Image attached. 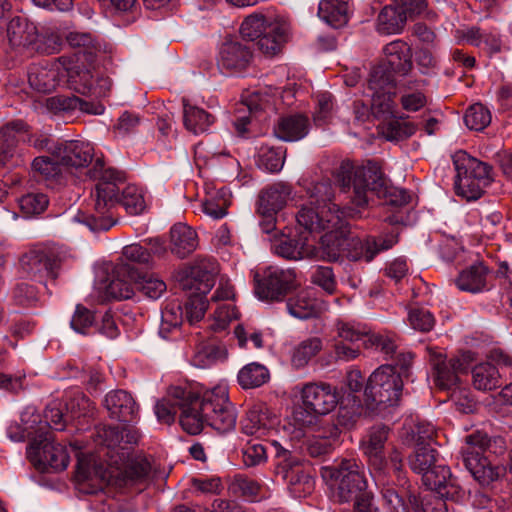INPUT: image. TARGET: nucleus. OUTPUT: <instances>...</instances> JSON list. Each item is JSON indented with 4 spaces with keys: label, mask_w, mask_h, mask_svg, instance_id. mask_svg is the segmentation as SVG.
Returning <instances> with one entry per match:
<instances>
[{
    "label": "nucleus",
    "mask_w": 512,
    "mask_h": 512,
    "mask_svg": "<svg viewBox=\"0 0 512 512\" xmlns=\"http://www.w3.org/2000/svg\"><path fill=\"white\" fill-rule=\"evenodd\" d=\"M326 233L320 239L315 259L337 262L343 259L349 261L371 262L377 254L391 249L398 242L397 234L366 236L361 239L350 233L348 224L340 217L335 227L325 229Z\"/></svg>",
    "instance_id": "obj_1"
},
{
    "label": "nucleus",
    "mask_w": 512,
    "mask_h": 512,
    "mask_svg": "<svg viewBox=\"0 0 512 512\" xmlns=\"http://www.w3.org/2000/svg\"><path fill=\"white\" fill-rule=\"evenodd\" d=\"M336 179L343 192H349L352 188L351 202L358 207L368 204L369 194L399 207L410 202L407 191L391 186L381 165L376 161L369 160L365 165L355 169L349 162H343L337 171Z\"/></svg>",
    "instance_id": "obj_2"
},
{
    "label": "nucleus",
    "mask_w": 512,
    "mask_h": 512,
    "mask_svg": "<svg viewBox=\"0 0 512 512\" xmlns=\"http://www.w3.org/2000/svg\"><path fill=\"white\" fill-rule=\"evenodd\" d=\"M191 408H186L181 418V427L191 435L199 434L205 425L219 433H227L236 426L237 413L229 401L228 390L216 386L202 395L193 391Z\"/></svg>",
    "instance_id": "obj_3"
},
{
    "label": "nucleus",
    "mask_w": 512,
    "mask_h": 512,
    "mask_svg": "<svg viewBox=\"0 0 512 512\" xmlns=\"http://www.w3.org/2000/svg\"><path fill=\"white\" fill-rule=\"evenodd\" d=\"M389 428L384 425L373 426L360 442V449L367 458L369 472L375 481L384 482L393 474L400 485L407 483L404 471V456L393 447L386 457L385 444L388 440Z\"/></svg>",
    "instance_id": "obj_4"
},
{
    "label": "nucleus",
    "mask_w": 512,
    "mask_h": 512,
    "mask_svg": "<svg viewBox=\"0 0 512 512\" xmlns=\"http://www.w3.org/2000/svg\"><path fill=\"white\" fill-rule=\"evenodd\" d=\"M126 176L123 171L113 168L105 169L95 185L91 196L94 198V214H78L77 220L93 232L107 231L115 225L116 220L110 214L120 199L121 185L125 184Z\"/></svg>",
    "instance_id": "obj_5"
},
{
    "label": "nucleus",
    "mask_w": 512,
    "mask_h": 512,
    "mask_svg": "<svg viewBox=\"0 0 512 512\" xmlns=\"http://www.w3.org/2000/svg\"><path fill=\"white\" fill-rule=\"evenodd\" d=\"M324 480L331 482L333 497L339 503H350L368 490V481L362 463L355 458H341L333 465L322 467Z\"/></svg>",
    "instance_id": "obj_6"
},
{
    "label": "nucleus",
    "mask_w": 512,
    "mask_h": 512,
    "mask_svg": "<svg viewBox=\"0 0 512 512\" xmlns=\"http://www.w3.org/2000/svg\"><path fill=\"white\" fill-rule=\"evenodd\" d=\"M453 164L457 172L454 181L455 193L467 200L479 199L484 189L494 180L493 167L465 151L460 150L454 154Z\"/></svg>",
    "instance_id": "obj_7"
},
{
    "label": "nucleus",
    "mask_w": 512,
    "mask_h": 512,
    "mask_svg": "<svg viewBox=\"0 0 512 512\" xmlns=\"http://www.w3.org/2000/svg\"><path fill=\"white\" fill-rule=\"evenodd\" d=\"M403 380L390 365H382L368 378L364 388V403L369 411L393 406L400 399Z\"/></svg>",
    "instance_id": "obj_8"
},
{
    "label": "nucleus",
    "mask_w": 512,
    "mask_h": 512,
    "mask_svg": "<svg viewBox=\"0 0 512 512\" xmlns=\"http://www.w3.org/2000/svg\"><path fill=\"white\" fill-rule=\"evenodd\" d=\"M276 450L277 474L287 482L291 495L295 498H303L314 490V469L309 462L301 460L283 448L277 442L273 443Z\"/></svg>",
    "instance_id": "obj_9"
},
{
    "label": "nucleus",
    "mask_w": 512,
    "mask_h": 512,
    "mask_svg": "<svg viewBox=\"0 0 512 512\" xmlns=\"http://www.w3.org/2000/svg\"><path fill=\"white\" fill-rule=\"evenodd\" d=\"M300 286L295 269L268 266L254 275L255 295L262 301L281 302Z\"/></svg>",
    "instance_id": "obj_10"
},
{
    "label": "nucleus",
    "mask_w": 512,
    "mask_h": 512,
    "mask_svg": "<svg viewBox=\"0 0 512 512\" xmlns=\"http://www.w3.org/2000/svg\"><path fill=\"white\" fill-rule=\"evenodd\" d=\"M303 409L295 413V419L302 425H312L318 416L333 411L339 404L336 387L329 383H307L301 391Z\"/></svg>",
    "instance_id": "obj_11"
},
{
    "label": "nucleus",
    "mask_w": 512,
    "mask_h": 512,
    "mask_svg": "<svg viewBox=\"0 0 512 512\" xmlns=\"http://www.w3.org/2000/svg\"><path fill=\"white\" fill-rule=\"evenodd\" d=\"M27 456L34 467L40 471H62L67 468L70 457L67 449L54 442L53 433L49 430L39 431L30 441Z\"/></svg>",
    "instance_id": "obj_12"
},
{
    "label": "nucleus",
    "mask_w": 512,
    "mask_h": 512,
    "mask_svg": "<svg viewBox=\"0 0 512 512\" xmlns=\"http://www.w3.org/2000/svg\"><path fill=\"white\" fill-rule=\"evenodd\" d=\"M61 264V257L55 252L46 249L30 250L20 258L22 271L27 276L38 278L39 280L47 277L55 282L58 278Z\"/></svg>",
    "instance_id": "obj_13"
},
{
    "label": "nucleus",
    "mask_w": 512,
    "mask_h": 512,
    "mask_svg": "<svg viewBox=\"0 0 512 512\" xmlns=\"http://www.w3.org/2000/svg\"><path fill=\"white\" fill-rule=\"evenodd\" d=\"M422 481L429 492L438 493L452 502H460L465 497V490L445 464L434 465L422 475Z\"/></svg>",
    "instance_id": "obj_14"
},
{
    "label": "nucleus",
    "mask_w": 512,
    "mask_h": 512,
    "mask_svg": "<svg viewBox=\"0 0 512 512\" xmlns=\"http://www.w3.org/2000/svg\"><path fill=\"white\" fill-rule=\"evenodd\" d=\"M330 207H338L336 204L324 202H311L304 204L296 214L299 226L309 232H320L335 227L340 222V216L334 214Z\"/></svg>",
    "instance_id": "obj_15"
},
{
    "label": "nucleus",
    "mask_w": 512,
    "mask_h": 512,
    "mask_svg": "<svg viewBox=\"0 0 512 512\" xmlns=\"http://www.w3.org/2000/svg\"><path fill=\"white\" fill-rule=\"evenodd\" d=\"M218 273L219 265L214 258L196 259L186 268L182 286L184 289L207 294L215 285Z\"/></svg>",
    "instance_id": "obj_16"
},
{
    "label": "nucleus",
    "mask_w": 512,
    "mask_h": 512,
    "mask_svg": "<svg viewBox=\"0 0 512 512\" xmlns=\"http://www.w3.org/2000/svg\"><path fill=\"white\" fill-rule=\"evenodd\" d=\"M253 59L252 47L239 41L224 42L218 53L217 65L229 74L244 72Z\"/></svg>",
    "instance_id": "obj_17"
},
{
    "label": "nucleus",
    "mask_w": 512,
    "mask_h": 512,
    "mask_svg": "<svg viewBox=\"0 0 512 512\" xmlns=\"http://www.w3.org/2000/svg\"><path fill=\"white\" fill-rule=\"evenodd\" d=\"M193 399V391L188 388L180 386L171 387L169 389L168 397L159 400L155 405V414L159 422L170 425L174 422L175 416L178 411L179 423L186 411V408H191L190 402Z\"/></svg>",
    "instance_id": "obj_18"
},
{
    "label": "nucleus",
    "mask_w": 512,
    "mask_h": 512,
    "mask_svg": "<svg viewBox=\"0 0 512 512\" xmlns=\"http://www.w3.org/2000/svg\"><path fill=\"white\" fill-rule=\"evenodd\" d=\"M430 364L434 383L439 389L453 390L457 387L458 373L465 369L460 358L447 359L445 355L430 350Z\"/></svg>",
    "instance_id": "obj_19"
},
{
    "label": "nucleus",
    "mask_w": 512,
    "mask_h": 512,
    "mask_svg": "<svg viewBox=\"0 0 512 512\" xmlns=\"http://www.w3.org/2000/svg\"><path fill=\"white\" fill-rule=\"evenodd\" d=\"M141 278V270L130 263H118L113 277L106 286V295L115 300L130 299L135 294V281Z\"/></svg>",
    "instance_id": "obj_20"
},
{
    "label": "nucleus",
    "mask_w": 512,
    "mask_h": 512,
    "mask_svg": "<svg viewBox=\"0 0 512 512\" xmlns=\"http://www.w3.org/2000/svg\"><path fill=\"white\" fill-rule=\"evenodd\" d=\"M104 406L111 419L122 423H134L139 418V406L132 395L122 389L113 390L106 394Z\"/></svg>",
    "instance_id": "obj_21"
},
{
    "label": "nucleus",
    "mask_w": 512,
    "mask_h": 512,
    "mask_svg": "<svg viewBox=\"0 0 512 512\" xmlns=\"http://www.w3.org/2000/svg\"><path fill=\"white\" fill-rule=\"evenodd\" d=\"M55 158L59 159L64 168H82L88 166L94 156L91 144L72 140L60 141L59 147L53 150Z\"/></svg>",
    "instance_id": "obj_22"
},
{
    "label": "nucleus",
    "mask_w": 512,
    "mask_h": 512,
    "mask_svg": "<svg viewBox=\"0 0 512 512\" xmlns=\"http://www.w3.org/2000/svg\"><path fill=\"white\" fill-rule=\"evenodd\" d=\"M310 122L302 114L280 117L273 126V135L285 142L301 140L309 133Z\"/></svg>",
    "instance_id": "obj_23"
},
{
    "label": "nucleus",
    "mask_w": 512,
    "mask_h": 512,
    "mask_svg": "<svg viewBox=\"0 0 512 512\" xmlns=\"http://www.w3.org/2000/svg\"><path fill=\"white\" fill-rule=\"evenodd\" d=\"M6 36L13 48H32L38 39V29L27 17L15 16L7 24Z\"/></svg>",
    "instance_id": "obj_24"
},
{
    "label": "nucleus",
    "mask_w": 512,
    "mask_h": 512,
    "mask_svg": "<svg viewBox=\"0 0 512 512\" xmlns=\"http://www.w3.org/2000/svg\"><path fill=\"white\" fill-rule=\"evenodd\" d=\"M383 52L386 56L385 63L394 73L407 75L413 68L412 49L410 45L397 39L385 45Z\"/></svg>",
    "instance_id": "obj_25"
},
{
    "label": "nucleus",
    "mask_w": 512,
    "mask_h": 512,
    "mask_svg": "<svg viewBox=\"0 0 512 512\" xmlns=\"http://www.w3.org/2000/svg\"><path fill=\"white\" fill-rule=\"evenodd\" d=\"M286 307L292 316L299 319L319 317L328 309L326 302L311 297L306 291H302L294 297L289 298Z\"/></svg>",
    "instance_id": "obj_26"
},
{
    "label": "nucleus",
    "mask_w": 512,
    "mask_h": 512,
    "mask_svg": "<svg viewBox=\"0 0 512 512\" xmlns=\"http://www.w3.org/2000/svg\"><path fill=\"white\" fill-rule=\"evenodd\" d=\"M292 187L285 182H276L262 189L258 197L257 211L279 212L287 203Z\"/></svg>",
    "instance_id": "obj_27"
},
{
    "label": "nucleus",
    "mask_w": 512,
    "mask_h": 512,
    "mask_svg": "<svg viewBox=\"0 0 512 512\" xmlns=\"http://www.w3.org/2000/svg\"><path fill=\"white\" fill-rule=\"evenodd\" d=\"M407 13L402 6L386 5L378 14L376 31L381 35L400 34L407 22Z\"/></svg>",
    "instance_id": "obj_28"
},
{
    "label": "nucleus",
    "mask_w": 512,
    "mask_h": 512,
    "mask_svg": "<svg viewBox=\"0 0 512 512\" xmlns=\"http://www.w3.org/2000/svg\"><path fill=\"white\" fill-rule=\"evenodd\" d=\"M170 242L171 252L179 258H185L197 248L198 236L192 227L177 223L170 230Z\"/></svg>",
    "instance_id": "obj_29"
},
{
    "label": "nucleus",
    "mask_w": 512,
    "mask_h": 512,
    "mask_svg": "<svg viewBox=\"0 0 512 512\" xmlns=\"http://www.w3.org/2000/svg\"><path fill=\"white\" fill-rule=\"evenodd\" d=\"M97 436L100 439V443L111 450L118 448L125 450L127 445L136 444L138 441V434L135 430L110 425L100 427L97 430Z\"/></svg>",
    "instance_id": "obj_30"
},
{
    "label": "nucleus",
    "mask_w": 512,
    "mask_h": 512,
    "mask_svg": "<svg viewBox=\"0 0 512 512\" xmlns=\"http://www.w3.org/2000/svg\"><path fill=\"white\" fill-rule=\"evenodd\" d=\"M241 425L243 433L261 436L274 425V419L265 405L256 404L249 408Z\"/></svg>",
    "instance_id": "obj_31"
},
{
    "label": "nucleus",
    "mask_w": 512,
    "mask_h": 512,
    "mask_svg": "<svg viewBox=\"0 0 512 512\" xmlns=\"http://www.w3.org/2000/svg\"><path fill=\"white\" fill-rule=\"evenodd\" d=\"M274 253L286 260L314 259L318 257L315 246L306 244L301 239L285 238L273 246Z\"/></svg>",
    "instance_id": "obj_32"
},
{
    "label": "nucleus",
    "mask_w": 512,
    "mask_h": 512,
    "mask_svg": "<svg viewBox=\"0 0 512 512\" xmlns=\"http://www.w3.org/2000/svg\"><path fill=\"white\" fill-rule=\"evenodd\" d=\"M28 83L39 93H51L59 85V71L56 68L33 65L28 71Z\"/></svg>",
    "instance_id": "obj_33"
},
{
    "label": "nucleus",
    "mask_w": 512,
    "mask_h": 512,
    "mask_svg": "<svg viewBox=\"0 0 512 512\" xmlns=\"http://www.w3.org/2000/svg\"><path fill=\"white\" fill-rule=\"evenodd\" d=\"M488 268L483 262L475 263L460 272L456 279L457 287L462 291L477 293L486 286Z\"/></svg>",
    "instance_id": "obj_34"
},
{
    "label": "nucleus",
    "mask_w": 512,
    "mask_h": 512,
    "mask_svg": "<svg viewBox=\"0 0 512 512\" xmlns=\"http://www.w3.org/2000/svg\"><path fill=\"white\" fill-rule=\"evenodd\" d=\"M214 121L215 117L212 114L198 106L190 105L183 99V123L188 131L194 134L206 132Z\"/></svg>",
    "instance_id": "obj_35"
},
{
    "label": "nucleus",
    "mask_w": 512,
    "mask_h": 512,
    "mask_svg": "<svg viewBox=\"0 0 512 512\" xmlns=\"http://www.w3.org/2000/svg\"><path fill=\"white\" fill-rule=\"evenodd\" d=\"M63 405L66 416L71 419L89 416L94 408L93 402L79 388L65 391Z\"/></svg>",
    "instance_id": "obj_36"
},
{
    "label": "nucleus",
    "mask_w": 512,
    "mask_h": 512,
    "mask_svg": "<svg viewBox=\"0 0 512 512\" xmlns=\"http://www.w3.org/2000/svg\"><path fill=\"white\" fill-rule=\"evenodd\" d=\"M63 165L53 156H38L31 163L33 177L37 181L56 182L62 177Z\"/></svg>",
    "instance_id": "obj_37"
},
{
    "label": "nucleus",
    "mask_w": 512,
    "mask_h": 512,
    "mask_svg": "<svg viewBox=\"0 0 512 512\" xmlns=\"http://www.w3.org/2000/svg\"><path fill=\"white\" fill-rule=\"evenodd\" d=\"M472 383L480 391H490L501 386V375L491 362L477 364L472 369Z\"/></svg>",
    "instance_id": "obj_38"
},
{
    "label": "nucleus",
    "mask_w": 512,
    "mask_h": 512,
    "mask_svg": "<svg viewBox=\"0 0 512 512\" xmlns=\"http://www.w3.org/2000/svg\"><path fill=\"white\" fill-rule=\"evenodd\" d=\"M318 15L334 28L341 27L348 21V0H321Z\"/></svg>",
    "instance_id": "obj_39"
},
{
    "label": "nucleus",
    "mask_w": 512,
    "mask_h": 512,
    "mask_svg": "<svg viewBox=\"0 0 512 512\" xmlns=\"http://www.w3.org/2000/svg\"><path fill=\"white\" fill-rule=\"evenodd\" d=\"M412 512H448L446 498L438 493L428 492L422 496L407 491Z\"/></svg>",
    "instance_id": "obj_40"
},
{
    "label": "nucleus",
    "mask_w": 512,
    "mask_h": 512,
    "mask_svg": "<svg viewBox=\"0 0 512 512\" xmlns=\"http://www.w3.org/2000/svg\"><path fill=\"white\" fill-rule=\"evenodd\" d=\"M287 149L283 146L262 145L257 154V166L269 173H278L282 170Z\"/></svg>",
    "instance_id": "obj_41"
},
{
    "label": "nucleus",
    "mask_w": 512,
    "mask_h": 512,
    "mask_svg": "<svg viewBox=\"0 0 512 512\" xmlns=\"http://www.w3.org/2000/svg\"><path fill=\"white\" fill-rule=\"evenodd\" d=\"M340 406L337 413L338 425L350 429L364 412V404L358 395H348L343 401H339Z\"/></svg>",
    "instance_id": "obj_42"
},
{
    "label": "nucleus",
    "mask_w": 512,
    "mask_h": 512,
    "mask_svg": "<svg viewBox=\"0 0 512 512\" xmlns=\"http://www.w3.org/2000/svg\"><path fill=\"white\" fill-rule=\"evenodd\" d=\"M257 40L258 49L267 56L278 54L286 42V33L278 23L270 24L268 30Z\"/></svg>",
    "instance_id": "obj_43"
},
{
    "label": "nucleus",
    "mask_w": 512,
    "mask_h": 512,
    "mask_svg": "<svg viewBox=\"0 0 512 512\" xmlns=\"http://www.w3.org/2000/svg\"><path fill=\"white\" fill-rule=\"evenodd\" d=\"M408 116H400L389 120L382 126V134L388 141H403L413 136L418 125L408 120Z\"/></svg>",
    "instance_id": "obj_44"
},
{
    "label": "nucleus",
    "mask_w": 512,
    "mask_h": 512,
    "mask_svg": "<svg viewBox=\"0 0 512 512\" xmlns=\"http://www.w3.org/2000/svg\"><path fill=\"white\" fill-rule=\"evenodd\" d=\"M269 379V370L256 362L245 365L237 375L238 383L243 389L258 388L267 383Z\"/></svg>",
    "instance_id": "obj_45"
},
{
    "label": "nucleus",
    "mask_w": 512,
    "mask_h": 512,
    "mask_svg": "<svg viewBox=\"0 0 512 512\" xmlns=\"http://www.w3.org/2000/svg\"><path fill=\"white\" fill-rule=\"evenodd\" d=\"M94 74L85 67L74 66L67 69L68 88L81 95L92 94L94 88Z\"/></svg>",
    "instance_id": "obj_46"
},
{
    "label": "nucleus",
    "mask_w": 512,
    "mask_h": 512,
    "mask_svg": "<svg viewBox=\"0 0 512 512\" xmlns=\"http://www.w3.org/2000/svg\"><path fill=\"white\" fill-rule=\"evenodd\" d=\"M438 456V451L431 446L415 447L408 456V465L413 472L424 475L437 464Z\"/></svg>",
    "instance_id": "obj_47"
},
{
    "label": "nucleus",
    "mask_w": 512,
    "mask_h": 512,
    "mask_svg": "<svg viewBox=\"0 0 512 512\" xmlns=\"http://www.w3.org/2000/svg\"><path fill=\"white\" fill-rule=\"evenodd\" d=\"M364 346L365 348H373L392 358L398 348L397 336L392 332H368L366 339H364Z\"/></svg>",
    "instance_id": "obj_48"
},
{
    "label": "nucleus",
    "mask_w": 512,
    "mask_h": 512,
    "mask_svg": "<svg viewBox=\"0 0 512 512\" xmlns=\"http://www.w3.org/2000/svg\"><path fill=\"white\" fill-rule=\"evenodd\" d=\"M395 87L394 71L385 63L374 66L368 79V89L372 92L391 91Z\"/></svg>",
    "instance_id": "obj_49"
},
{
    "label": "nucleus",
    "mask_w": 512,
    "mask_h": 512,
    "mask_svg": "<svg viewBox=\"0 0 512 512\" xmlns=\"http://www.w3.org/2000/svg\"><path fill=\"white\" fill-rule=\"evenodd\" d=\"M270 24H276L263 14L254 13L247 16L240 26L241 36L248 41H255L262 36Z\"/></svg>",
    "instance_id": "obj_50"
},
{
    "label": "nucleus",
    "mask_w": 512,
    "mask_h": 512,
    "mask_svg": "<svg viewBox=\"0 0 512 512\" xmlns=\"http://www.w3.org/2000/svg\"><path fill=\"white\" fill-rule=\"evenodd\" d=\"M322 346V340L318 337H312L302 341L293 352V366L296 368L306 366L308 362L321 351Z\"/></svg>",
    "instance_id": "obj_51"
},
{
    "label": "nucleus",
    "mask_w": 512,
    "mask_h": 512,
    "mask_svg": "<svg viewBox=\"0 0 512 512\" xmlns=\"http://www.w3.org/2000/svg\"><path fill=\"white\" fill-rule=\"evenodd\" d=\"M118 204L131 215L142 213L146 207L142 191L135 185H127L121 190Z\"/></svg>",
    "instance_id": "obj_52"
},
{
    "label": "nucleus",
    "mask_w": 512,
    "mask_h": 512,
    "mask_svg": "<svg viewBox=\"0 0 512 512\" xmlns=\"http://www.w3.org/2000/svg\"><path fill=\"white\" fill-rule=\"evenodd\" d=\"M310 281L328 295H334L337 292V279L331 266H315L311 271Z\"/></svg>",
    "instance_id": "obj_53"
},
{
    "label": "nucleus",
    "mask_w": 512,
    "mask_h": 512,
    "mask_svg": "<svg viewBox=\"0 0 512 512\" xmlns=\"http://www.w3.org/2000/svg\"><path fill=\"white\" fill-rule=\"evenodd\" d=\"M261 488L262 486L258 481L248 477L247 475L237 474L234 476L229 489L235 495L254 501L258 497Z\"/></svg>",
    "instance_id": "obj_54"
},
{
    "label": "nucleus",
    "mask_w": 512,
    "mask_h": 512,
    "mask_svg": "<svg viewBox=\"0 0 512 512\" xmlns=\"http://www.w3.org/2000/svg\"><path fill=\"white\" fill-rule=\"evenodd\" d=\"M407 484H409V481L407 480ZM397 485L400 486V484L397 482ZM406 483L401 487L403 488V493L400 494L397 490H395L392 487H384L381 491L382 498L384 500V505L388 512H410V504L409 502L406 503L404 500V497H407V491H411L409 489V485L405 487Z\"/></svg>",
    "instance_id": "obj_55"
},
{
    "label": "nucleus",
    "mask_w": 512,
    "mask_h": 512,
    "mask_svg": "<svg viewBox=\"0 0 512 512\" xmlns=\"http://www.w3.org/2000/svg\"><path fill=\"white\" fill-rule=\"evenodd\" d=\"M464 122L470 130L482 131L490 124L491 113L484 105L476 103L466 110Z\"/></svg>",
    "instance_id": "obj_56"
},
{
    "label": "nucleus",
    "mask_w": 512,
    "mask_h": 512,
    "mask_svg": "<svg viewBox=\"0 0 512 512\" xmlns=\"http://www.w3.org/2000/svg\"><path fill=\"white\" fill-rule=\"evenodd\" d=\"M151 472V465L144 457L132 459L124 469V479L130 483L145 482Z\"/></svg>",
    "instance_id": "obj_57"
},
{
    "label": "nucleus",
    "mask_w": 512,
    "mask_h": 512,
    "mask_svg": "<svg viewBox=\"0 0 512 512\" xmlns=\"http://www.w3.org/2000/svg\"><path fill=\"white\" fill-rule=\"evenodd\" d=\"M14 304L24 308L36 307L39 302V291L29 283H19L12 291Z\"/></svg>",
    "instance_id": "obj_58"
},
{
    "label": "nucleus",
    "mask_w": 512,
    "mask_h": 512,
    "mask_svg": "<svg viewBox=\"0 0 512 512\" xmlns=\"http://www.w3.org/2000/svg\"><path fill=\"white\" fill-rule=\"evenodd\" d=\"M242 459L246 467H255L267 461V448L257 439L249 440L242 449Z\"/></svg>",
    "instance_id": "obj_59"
},
{
    "label": "nucleus",
    "mask_w": 512,
    "mask_h": 512,
    "mask_svg": "<svg viewBox=\"0 0 512 512\" xmlns=\"http://www.w3.org/2000/svg\"><path fill=\"white\" fill-rule=\"evenodd\" d=\"M167 287L164 281L147 276L141 270V278L135 281V291H139L149 299H158L166 291Z\"/></svg>",
    "instance_id": "obj_60"
},
{
    "label": "nucleus",
    "mask_w": 512,
    "mask_h": 512,
    "mask_svg": "<svg viewBox=\"0 0 512 512\" xmlns=\"http://www.w3.org/2000/svg\"><path fill=\"white\" fill-rule=\"evenodd\" d=\"M62 45L63 40L58 33L46 30L41 33L38 32V39L31 49L38 53L51 55L58 53Z\"/></svg>",
    "instance_id": "obj_61"
},
{
    "label": "nucleus",
    "mask_w": 512,
    "mask_h": 512,
    "mask_svg": "<svg viewBox=\"0 0 512 512\" xmlns=\"http://www.w3.org/2000/svg\"><path fill=\"white\" fill-rule=\"evenodd\" d=\"M48 204V196L44 193H28L19 199L20 210L27 216L41 214Z\"/></svg>",
    "instance_id": "obj_62"
},
{
    "label": "nucleus",
    "mask_w": 512,
    "mask_h": 512,
    "mask_svg": "<svg viewBox=\"0 0 512 512\" xmlns=\"http://www.w3.org/2000/svg\"><path fill=\"white\" fill-rule=\"evenodd\" d=\"M22 121L7 123L0 129L2 155L0 161L4 164L10 151L16 146L18 140L16 134L23 130Z\"/></svg>",
    "instance_id": "obj_63"
},
{
    "label": "nucleus",
    "mask_w": 512,
    "mask_h": 512,
    "mask_svg": "<svg viewBox=\"0 0 512 512\" xmlns=\"http://www.w3.org/2000/svg\"><path fill=\"white\" fill-rule=\"evenodd\" d=\"M205 295L206 294H200L194 291L193 295H191L185 303V316L190 324L203 318L208 307L207 300L204 298Z\"/></svg>",
    "instance_id": "obj_64"
}]
</instances>
